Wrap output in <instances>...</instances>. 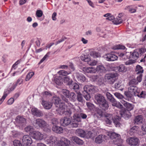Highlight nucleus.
Segmentation results:
<instances>
[{"label": "nucleus", "instance_id": "nucleus-39", "mask_svg": "<svg viewBox=\"0 0 146 146\" xmlns=\"http://www.w3.org/2000/svg\"><path fill=\"white\" fill-rule=\"evenodd\" d=\"M134 121L135 123L137 124L141 123L142 121V116L141 115L137 116L135 118Z\"/></svg>", "mask_w": 146, "mask_h": 146}, {"label": "nucleus", "instance_id": "nucleus-28", "mask_svg": "<svg viewBox=\"0 0 146 146\" xmlns=\"http://www.w3.org/2000/svg\"><path fill=\"white\" fill-rule=\"evenodd\" d=\"M76 94L73 92L70 93L69 97L70 101L73 102H75L77 100V97Z\"/></svg>", "mask_w": 146, "mask_h": 146}, {"label": "nucleus", "instance_id": "nucleus-47", "mask_svg": "<svg viewBox=\"0 0 146 146\" xmlns=\"http://www.w3.org/2000/svg\"><path fill=\"white\" fill-rule=\"evenodd\" d=\"M73 117L74 119L78 122H80L81 121V119L80 114H74L73 115Z\"/></svg>", "mask_w": 146, "mask_h": 146}, {"label": "nucleus", "instance_id": "nucleus-30", "mask_svg": "<svg viewBox=\"0 0 146 146\" xmlns=\"http://www.w3.org/2000/svg\"><path fill=\"white\" fill-rule=\"evenodd\" d=\"M63 79L64 82L66 83L69 86L73 82L72 79H71L68 76H66L64 77Z\"/></svg>", "mask_w": 146, "mask_h": 146}, {"label": "nucleus", "instance_id": "nucleus-51", "mask_svg": "<svg viewBox=\"0 0 146 146\" xmlns=\"http://www.w3.org/2000/svg\"><path fill=\"white\" fill-rule=\"evenodd\" d=\"M13 144L14 146H22L20 141L15 139L13 142Z\"/></svg>", "mask_w": 146, "mask_h": 146}, {"label": "nucleus", "instance_id": "nucleus-53", "mask_svg": "<svg viewBox=\"0 0 146 146\" xmlns=\"http://www.w3.org/2000/svg\"><path fill=\"white\" fill-rule=\"evenodd\" d=\"M136 51H138L140 55H141L146 51V49L145 48H140L137 49Z\"/></svg>", "mask_w": 146, "mask_h": 146}, {"label": "nucleus", "instance_id": "nucleus-11", "mask_svg": "<svg viewBox=\"0 0 146 146\" xmlns=\"http://www.w3.org/2000/svg\"><path fill=\"white\" fill-rule=\"evenodd\" d=\"M31 112L33 115L37 117H40L43 115V113L42 112L36 108H32Z\"/></svg>", "mask_w": 146, "mask_h": 146}, {"label": "nucleus", "instance_id": "nucleus-18", "mask_svg": "<svg viewBox=\"0 0 146 146\" xmlns=\"http://www.w3.org/2000/svg\"><path fill=\"white\" fill-rule=\"evenodd\" d=\"M139 127L137 126H134L131 128L129 130L130 133L131 135H133L134 133H137L139 134L138 132L141 133V131H139Z\"/></svg>", "mask_w": 146, "mask_h": 146}, {"label": "nucleus", "instance_id": "nucleus-31", "mask_svg": "<svg viewBox=\"0 0 146 146\" xmlns=\"http://www.w3.org/2000/svg\"><path fill=\"white\" fill-rule=\"evenodd\" d=\"M120 118L118 116H116L113 119V122L114 123L116 127H120V123L119 122Z\"/></svg>", "mask_w": 146, "mask_h": 146}, {"label": "nucleus", "instance_id": "nucleus-6", "mask_svg": "<svg viewBox=\"0 0 146 146\" xmlns=\"http://www.w3.org/2000/svg\"><path fill=\"white\" fill-rule=\"evenodd\" d=\"M32 137L36 140L41 141L44 138V135L38 131H34L31 134Z\"/></svg>", "mask_w": 146, "mask_h": 146}, {"label": "nucleus", "instance_id": "nucleus-45", "mask_svg": "<svg viewBox=\"0 0 146 146\" xmlns=\"http://www.w3.org/2000/svg\"><path fill=\"white\" fill-rule=\"evenodd\" d=\"M90 55L94 58H97L100 56V54L96 51L91 50L90 52Z\"/></svg>", "mask_w": 146, "mask_h": 146}, {"label": "nucleus", "instance_id": "nucleus-46", "mask_svg": "<svg viewBox=\"0 0 146 146\" xmlns=\"http://www.w3.org/2000/svg\"><path fill=\"white\" fill-rule=\"evenodd\" d=\"M95 114L98 117H101L103 115L102 111L99 108L96 109L95 111Z\"/></svg>", "mask_w": 146, "mask_h": 146}, {"label": "nucleus", "instance_id": "nucleus-42", "mask_svg": "<svg viewBox=\"0 0 146 146\" xmlns=\"http://www.w3.org/2000/svg\"><path fill=\"white\" fill-rule=\"evenodd\" d=\"M52 102L55 105L60 104V98L57 97H54L52 99Z\"/></svg>", "mask_w": 146, "mask_h": 146}, {"label": "nucleus", "instance_id": "nucleus-44", "mask_svg": "<svg viewBox=\"0 0 146 146\" xmlns=\"http://www.w3.org/2000/svg\"><path fill=\"white\" fill-rule=\"evenodd\" d=\"M77 95L76 97L77 100L79 102H82L83 101V98L82 94L79 91L77 92Z\"/></svg>", "mask_w": 146, "mask_h": 146}, {"label": "nucleus", "instance_id": "nucleus-22", "mask_svg": "<svg viewBox=\"0 0 146 146\" xmlns=\"http://www.w3.org/2000/svg\"><path fill=\"white\" fill-rule=\"evenodd\" d=\"M111 103L112 106H115L119 108H122L123 107V106L119 103L116 101L115 98L113 99L112 100L110 101Z\"/></svg>", "mask_w": 146, "mask_h": 146}, {"label": "nucleus", "instance_id": "nucleus-48", "mask_svg": "<svg viewBox=\"0 0 146 146\" xmlns=\"http://www.w3.org/2000/svg\"><path fill=\"white\" fill-rule=\"evenodd\" d=\"M141 129L142 131L144 132H141V133H140L139 132V134L141 135H145L146 134V123L143 124L142 125Z\"/></svg>", "mask_w": 146, "mask_h": 146}, {"label": "nucleus", "instance_id": "nucleus-5", "mask_svg": "<svg viewBox=\"0 0 146 146\" xmlns=\"http://www.w3.org/2000/svg\"><path fill=\"white\" fill-rule=\"evenodd\" d=\"M22 142L24 146H30L33 143V141L29 135H27L23 137Z\"/></svg>", "mask_w": 146, "mask_h": 146}, {"label": "nucleus", "instance_id": "nucleus-36", "mask_svg": "<svg viewBox=\"0 0 146 146\" xmlns=\"http://www.w3.org/2000/svg\"><path fill=\"white\" fill-rule=\"evenodd\" d=\"M69 87L71 89L76 90L75 91L76 92H77L78 91L79 88V86L76 83H72L70 84Z\"/></svg>", "mask_w": 146, "mask_h": 146}, {"label": "nucleus", "instance_id": "nucleus-25", "mask_svg": "<svg viewBox=\"0 0 146 146\" xmlns=\"http://www.w3.org/2000/svg\"><path fill=\"white\" fill-rule=\"evenodd\" d=\"M85 131L82 129L79 128L76 130L75 133L79 136L84 137H85Z\"/></svg>", "mask_w": 146, "mask_h": 146}, {"label": "nucleus", "instance_id": "nucleus-20", "mask_svg": "<svg viewBox=\"0 0 146 146\" xmlns=\"http://www.w3.org/2000/svg\"><path fill=\"white\" fill-rule=\"evenodd\" d=\"M42 103L44 108L46 109H50L52 105V103L46 101H42Z\"/></svg>", "mask_w": 146, "mask_h": 146}, {"label": "nucleus", "instance_id": "nucleus-50", "mask_svg": "<svg viewBox=\"0 0 146 146\" xmlns=\"http://www.w3.org/2000/svg\"><path fill=\"white\" fill-rule=\"evenodd\" d=\"M137 95L140 98H145L146 97V92L142 91L140 93H138Z\"/></svg>", "mask_w": 146, "mask_h": 146}, {"label": "nucleus", "instance_id": "nucleus-15", "mask_svg": "<svg viewBox=\"0 0 146 146\" xmlns=\"http://www.w3.org/2000/svg\"><path fill=\"white\" fill-rule=\"evenodd\" d=\"M106 58L108 61H114L117 60L118 57L113 54H107Z\"/></svg>", "mask_w": 146, "mask_h": 146}, {"label": "nucleus", "instance_id": "nucleus-33", "mask_svg": "<svg viewBox=\"0 0 146 146\" xmlns=\"http://www.w3.org/2000/svg\"><path fill=\"white\" fill-rule=\"evenodd\" d=\"M136 50L137 49L135 50L131 55V58H133L135 60H137L139 58V55L138 51Z\"/></svg>", "mask_w": 146, "mask_h": 146}, {"label": "nucleus", "instance_id": "nucleus-16", "mask_svg": "<svg viewBox=\"0 0 146 146\" xmlns=\"http://www.w3.org/2000/svg\"><path fill=\"white\" fill-rule=\"evenodd\" d=\"M121 102L124 106L127 108L128 111H130L133 109V106L131 104L123 100H121Z\"/></svg>", "mask_w": 146, "mask_h": 146}, {"label": "nucleus", "instance_id": "nucleus-40", "mask_svg": "<svg viewBox=\"0 0 146 146\" xmlns=\"http://www.w3.org/2000/svg\"><path fill=\"white\" fill-rule=\"evenodd\" d=\"M138 84V82L135 78L130 80L128 83L129 86H135Z\"/></svg>", "mask_w": 146, "mask_h": 146}, {"label": "nucleus", "instance_id": "nucleus-56", "mask_svg": "<svg viewBox=\"0 0 146 146\" xmlns=\"http://www.w3.org/2000/svg\"><path fill=\"white\" fill-rule=\"evenodd\" d=\"M90 89V85H86L84 87V91L83 92L84 94H85V93H89Z\"/></svg>", "mask_w": 146, "mask_h": 146}, {"label": "nucleus", "instance_id": "nucleus-8", "mask_svg": "<svg viewBox=\"0 0 146 146\" xmlns=\"http://www.w3.org/2000/svg\"><path fill=\"white\" fill-rule=\"evenodd\" d=\"M46 122L43 119H37L35 123V126L37 128H42L46 124Z\"/></svg>", "mask_w": 146, "mask_h": 146}, {"label": "nucleus", "instance_id": "nucleus-63", "mask_svg": "<svg viewBox=\"0 0 146 146\" xmlns=\"http://www.w3.org/2000/svg\"><path fill=\"white\" fill-rule=\"evenodd\" d=\"M115 47V49H124L125 48V46L121 45H117Z\"/></svg>", "mask_w": 146, "mask_h": 146}, {"label": "nucleus", "instance_id": "nucleus-60", "mask_svg": "<svg viewBox=\"0 0 146 146\" xmlns=\"http://www.w3.org/2000/svg\"><path fill=\"white\" fill-rule=\"evenodd\" d=\"M114 95L115 97L119 99H121L123 98V96L120 93L116 92L114 93Z\"/></svg>", "mask_w": 146, "mask_h": 146}, {"label": "nucleus", "instance_id": "nucleus-17", "mask_svg": "<svg viewBox=\"0 0 146 146\" xmlns=\"http://www.w3.org/2000/svg\"><path fill=\"white\" fill-rule=\"evenodd\" d=\"M118 75L116 73H112L106 74L105 76V79L107 80H112L113 78L116 77Z\"/></svg>", "mask_w": 146, "mask_h": 146}, {"label": "nucleus", "instance_id": "nucleus-10", "mask_svg": "<svg viewBox=\"0 0 146 146\" xmlns=\"http://www.w3.org/2000/svg\"><path fill=\"white\" fill-rule=\"evenodd\" d=\"M66 105L64 103L60 102L59 104V108L56 110V111L60 115L64 114L66 111Z\"/></svg>", "mask_w": 146, "mask_h": 146}, {"label": "nucleus", "instance_id": "nucleus-58", "mask_svg": "<svg viewBox=\"0 0 146 146\" xmlns=\"http://www.w3.org/2000/svg\"><path fill=\"white\" fill-rule=\"evenodd\" d=\"M106 95L108 99V100L110 101L112 100L114 98L112 95L108 92L106 93Z\"/></svg>", "mask_w": 146, "mask_h": 146}, {"label": "nucleus", "instance_id": "nucleus-24", "mask_svg": "<svg viewBox=\"0 0 146 146\" xmlns=\"http://www.w3.org/2000/svg\"><path fill=\"white\" fill-rule=\"evenodd\" d=\"M108 135L110 137L111 139H117L120 137V135L113 132H110L108 133Z\"/></svg>", "mask_w": 146, "mask_h": 146}, {"label": "nucleus", "instance_id": "nucleus-41", "mask_svg": "<svg viewBox=\"0 0 146 146\" xmlns=\"http://www.w3.org/2000/svg\"><path fill=\"white\" fill-rule=\"evenodd\" d=\"M42 128L44 131L46 132H50L51 131L50 127L46 123V124L44 125Z\"/></svg>", "mask_w": 146, "mask_h": 146}, {"label": "nucleus", "instance_id": "nucleus-14", "mask_svg": "<svg viewBox=\"0 0 146 146\" xmlns=\"http://www.w3.org/2000/svg\"><path fill=\"white\" fill-rule=\"evenodd\" d=\"M58 143L60 144V146H69L70 141L67 139L62 137L61 138Z\"/></svg>", "mask_w": 146, "mask_h": 146}, {"label": "nucleus", "instance_id": "nucleus-4", "mask_svg": "<svg viewBox=\"0 0 146 146\" xmlns=\"http://www.w3.org/2000/svg\"><path fill=\"white\" fill-rule=\"evenodd\" d=\"M45 139L46 143L49 146H55L56 143H58L59 142L58 138L54 136H51L47 139L45 138Z\"/></svg>", "mask_w": 146, "mask_h": 146}, {"label": "nucleus", "instance_id": "nucleus-54", "mask_svg": "<svg viewBox=\"0 0 146 146\" xmlns=\"http://www.w3.org/2000/svg\"><path fill=\"white\" fill-rule=\"evenodd\" d=\"M96 88L92 85H90V89L89 93H90L92 94L94 93L96 91Z\"/></svg>", "mask_w": 146, "mask_h": 146}, {"label": "nucleus", "instance_id": "nucleus-7", "mask_svg": "<svg viewBox=\"0 0 146 146\" xmlns=\"http://www.w3.org/2000/svg\"><path fill=\"white\" fill-rule=\"evenodd\" d=\"M15 120L17 123L20 127H22L24 125L26 122V119L25 118L19 116L16 117Z\"/></svg>", "mask_w": 146, "mask_h": 146}, {"label": "nucleus", "instance_id": "nucleus-35", "mask_svg": "<svg viewBox=\"0 0 146 146\" xmlns=\"http://www.w3.org/2000/svg\"><path fill=\"white\" fill-rule=\"evenodd\" d=\"M128 88L129 91L133 94H134L137 91V87L136 86H129Z\"/></svg>", "mask_w": 146, "mask_h": 146}, {"label": "nucleus", "instance_id": "nucleus-1", "mask_svg": "<svg viewBox=\"0 0 146 146\" xmlns=\"http://www.w3.org/2000/svg\"><path fill=\"white\" fill-rule=\"evenodd\" d=\"M94 98L96 103L100 107L104 110L108 109L109 107L108 103L104 96L97 94L95 95Z\"/></svg>", "mask_w": 146, "mask_h": 146}, {"label": "nucleus", "instance_id": "nucleus-43", "mask_svg": "<svg viewBox=\"0 0 146 146\" xmlns=\"http://www.w3.org/2000/svg\"><path fill=\"white\" fill-rule=\"evenodd\" d=\"M25 130L26 132H29L30 135L31 136L33 132H34V129L33 127L31 126H28L25 128Z\"/></svg>", "mask_w": 146, "mask_h": 146}, {"label": "nucleus", "instance_id": "nucleus-52", "mask_svg": "<svg viewBox=\"0 0 146 146\" xmlns=\"http://www.w3.org/2000/svg\"><path fill=\"white\" fill-rule=\"evenodd\" d=\"M34 74V73L33 72H29L27 75L25 80L26 81H29Z\"/></svg>", "mask_w": 146, "mask_h": 146}, {"label": "nucleus", "instance_id": "nucleus-27", "mask_svg": "<svg viewBox=\"0 0 146 146\" xmlns=\"http://www.w3.org/2000/svg\"><path fill=\"white\" fill-rule=\"evenodd\" d=\"M85 137H84L87 139L92 138L94 137V135L92 132L90 131H86L85 133Z\"/></svg>", "mask_w": 146, "mask_h": 146}, {"label": "nucleus", "instance_id": "nucleus-49", "mask_svg": "<svg viewBox=\"0 0 146 146\" xmlns=\"http://www.w3.org/2000/svg\"><path fill=\"white\" fill-rule=\"evenodd\" d=\"M123 20L121 19H120L118 17L114 19L112 22L115 24L118 25L122 23Z\"/></svg>", "mask_w": 146, "mask_h": 146}, {"label": "nucleus", "instance_id": "nucleus-34", "mask_svg": "<svg viewBox=\"0 0 146 146\" xmlns=\"http://www.w3.org/2000/svg\"><path fill=\"white\" fill-rule=\"evenodd\" d=\"M96 72L100 73H104L106 72V69L105 67L102 65H99L97 66L96 68Z\"/></svg>", "mask_w": 146, "mask_h": 146}, {"label": "nucleus", "instance_id": "nucleus-21", "mask_svg": "<svg viewBox=\"0 0 146 146\" xmlns=\"http://www.w3.org/2000/svg\"><path fill=\"white\" fill-rule=\"evenodd\" d=\"M106 136L104 135H100L95 138V142L98 144L102 143L104 141Z\"/></svg>", "mask_w": 146, "mask_h": 146}, {"label": "nucleus", "instance_id": "nucleus-9", "mask_svg": "<svg viewBox=\"0 0 146 146\" xmlns=\"http://www.w3.org/2000/svg\"><path fill=\"white\" fill-rule=\"evenodd\" d=\"M17 86V84H14L12 87L11 88H9V90H7L6 91L4 92L3 95V96L0 99V105L2 104L5 99V98L6 96H7L8 94L7 92H8V93H9L10 92H11L14 90Z\"/></svg>", "mask_w": 146, "mask_h": 146}, {"label": "nucleus", "instance_id": "nucleus-38", "mask_svg": "<svg viewBox=\"0 0 146 146\" xmlns=\"http://www.w3.org/2000/svg\"><path fill=\"white\" fill-rule=\"evenodd\" d=\"M58 73L59 76H67V75L70 74L71 72L70 71H66L64 70H61L59 71L58 72Z\"/></svg>", "mask_w": 146, "mask_h": 146}, {"label": "nucleus", "instance_id": "nucleus-26", "mask_svg": "<svg viewBox=\"0 0 146 146\" xmlns=\"http://www.w3.org/2000/svg\"><path fill=\"white\" fill-rule=\"evenodd\" d=\"M76 77L79 81L82 82H84L85 81L86 78L83 75L80 74L78 73H76Z\"/></svg>", "mask_w": 146, "mask_h": 146}, {"label": "nucleus", "instance_id": "nucleus-23", "mask_svg": "<svg viewBox=\"0 0 146 146\" xmlns=\"http://www.w3.org/2000/svg\"><path fill=\"white\" fill-rule=\"evenodd\" d=\"M52 130L54 132L58 133H62L63 132V129L61 127L55 125H53V126Z\"/></svg>", "mask_w": 146, "mask_h": 146}, {"label": "nucleus", "instance_id": "nucleus-2", "mask_svg": "<svg viewBox=\"0 0 146 146\" xmlns=\"http://www.w3.org/2000/svg\"><path fill=\"white\" fill-rule=\"evenodd\" d=\"M126 142L130 146H138L140 143L139 139L135 137L128 138Z\"/></svg>", "mask_w": 146, "mask_h": 146}, {"label": "nucleus", "instance_id": "nucleus-62", "mask_svg": "<svg viewBox=\"0 0 146 146\" xmlns=\"http://www.w3.org/2000/svg\"><path fill=\"white\" fill-rule=\"evenodd\" d=\"M22 76H21V77L19 78L17 80L15 84H17H17L21 85V84H22L23 81V80L22 79Z\"/></svg>", "mask_w": 146, "mask_h": 146}, {"label": "nucleus", "instance_id": "nucleus-64", "mask_svg": "<svg viewBox=\"0 0 146 146\" xmlns=\"http://www.w3.org/2000/svg\"><path fill=\"white\" fill-rule=\"evenodd\" d=\"M78 125L79 123L78 122H76L75 121H73L71 124V127L73 128L78 127Z\"/></svg>", "mask_w": 146, "mask_h": 146}, {"label": "nucleus", "instance_id": "nucleus-12", "mask_svg": "<svg viewBox=\"0 0 146 146\" xmlns=\"http://www.w3.org/2000/svg\"><path fill=\"white\" fill-rule=\"evenodd\" d=\"M60 123L63 126H65L70 124L71 123V119L69 118L64 117L60 120Z\"/></svg>", "mask_w": 146, "mask_h": 146}, {"label": "nucleus", "instance_id": "nucleus-29", "mask_svg": "<svg viewBox=\"0 0 146 146\" xmlns=\"http://www.w3.org/2000/svg\"><path fill=\"white\" fill-rule=\"evenodd\" d=\"M71 138L72 140L78 144L82 145L83 144V141L76 136L72 137Z\"/></svg>", "mask_w": 146, "mask_h": 146}, {"label": "nucleus", "instance_id": "nucleus-37", "mask_svg": "<svg viewBox=\"0 0 146 146\" xmlns=\"http://www.w3.org/2000/svg\"><path fill=\"white\" fill-rule=\"evenodd\" d=\"M135 71L137 74H142L143 72V70L142 67L140 65H137L136 66Z\"/></svg>", "mask_w": 146, "mask_h": 146}, {"label": "nucleus", "instance_id": "nucleus-32", "mask_svg": "<svg viewBox=\"0 0 146 146\" xmlns=\"http://www.w3.org/2000/svg\"><path fill=\"white\" fill-rule=\"evenodd\" d=\"M81 59L82 60L86 62L89 64L90 62L91 59L89 56L86 55H84L81 57Z\"/></svg>", "mask_w": 146, "mask_h": 146}, {"label": "nucleus", "instance_id": "nucleus-55", "mask_svg": "<svg viewBox=\"0 0 146 146\" xmlns=\"http://www.w3.org/2000/svg\"><path fill=\"white\" fill-rule=\"evenodd\" d=\"M123 143V140L121 139V137L119 138H117L116 139V141L115 140V143L116 144H117V145H122V144Z\"/></svg>", "mask_w": 146, "mask_h": 146}, {"label": "nucleus", "instance_id": "nucleus-59", "mask_svg": "<svg viewBox=\"0 0 146 146\" xmlns=\"http://www.w3.org/2000/svg\"><path fill=\"white\" fill-rule=\"evenodd\" d=\"M43 15V12L41 10H37L36 11V16L38 17H41Z\"/></svg>", "mask_w": 146, "mask_h": 146}, {"label": "nucleus", "instance_id": "nucleus-3", "mask_svg": "<svg viewBox=\"0 0 146 146\" xmlns=\"http://www.w3.org/2000/svg\"><path fill=\"white\" fill-rule=\"evenodd\" d=\"M60 92L62 94L61 95V97L62 100L65 102L67 103L70 106H72L71 104L69 102L68 100L64 96H65L67 98L69 97V96L70 93L69 91L66 89H62L61 90Z\"/></svg>", "mask_w": 146, "mask_h": 146}, {"label": "nucleus", "instance_id": "nucleus-13", "mask_svg": "<svg viewBox=\"0 0 146 146\" xmlns=\"http://www.w3.org/2000/svg\"><path fill=\"white\" fill-rule=\"evenodd\" d=\"M105 121L106 124L110 125L112 123V120L113 119V116L111 114L106 113L104 115Z\"/></svg>", "mask_w": 146, "mask_h": 146}, {"label": "nucleus", "instance_id": "nucleus-19", "mask_svg": "<svg viewBox=\"0 0 146 146\" xmlns=\"http://www.w3.org/2000/svg\"><path fill=\"white\" fill-rule=\"evenodd\" d=\"M63 78L61 76H56L54 78V81L55 83L58 85H61L63 83Z\"/></svg>", "mask_w": 146, "mask_h": 146}, {"label": "nucleus", "instance_id": "nucleus-57", "mask_svg": "<svg viewBox=\"0 0 146 146\" xmlns=\"http://www.w3.org/2000/svg\"><path fill=\"white\" fill-rule=\"evenodd\" d=\"M117 68L118 69V71L119 72L123 71L125 69V66L122 64L120 65L118 67H117Z\"/></svg>", "mask_w": 146, "mask_h": 146}, {"label": "nucleus", "instance_id": "nucleus-61", "mask_svg": "<svg viewBox=\"0 0 146 146\" xmlns=\"http://www.w3.org/2000/svg\"><path fill=\"white\" fill-rule=\"evenodd\" d=\"M119 56L121 57H124V59H127L128 58L127 57V56L126 55V52H122L119 53Z\"/></svg>", "mask_w": 146, "mask_h": 146}]
</instances>
